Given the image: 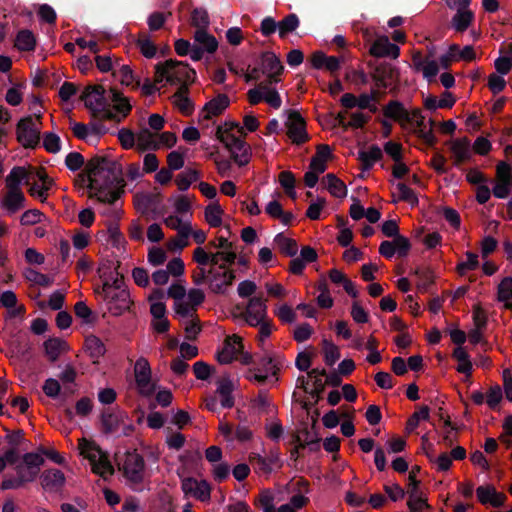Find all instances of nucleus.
I'll list each match as a JSON object with an SVG mask.
<instances>
[{
  "instance_id": "ddd939ff",
  "label": "nucleus",
  "mask_w": 512,
  "mask_h": 512,
  "mask_svg": "<svg viewBox=\"0 0 512 512\" xmlns=\"http://www.w3.org/2000/svg\"><path fill=\"white\" fill-rule=\"evenodd\" d=\"M102 432L104 434H111L119 428V426L127 418V414L119 408H107L101 413Z\"/></svg>"
},
{
  "instance_id": "c9c22d12",
  "label": "nucleus",
  "mask_w": 512,
  "mask_h": 512,
  "mask_svg": "<svg viewBox=\"0 0 512 512\" xmlns=\"http://www.w3.org/2000/svg\"><path fill=\"white\" fill-rule=\"evenodd\" d=\"M413 274L417 277V289L422 293L427 292L434 283V275L429 268H416Z\"/></svg>"
},
{
  "instance_id": "0eeeda50",
  "label": "nucleus",
  "mask_w": 512,
  "mask_h": 512,
  "mask_svg": "<svg viewBox=\"0 0 512 512\" xmlns=\"http://www.w3.org/2000/svg\"><path fill=\"white\" fill-rule=\"evenodd\" d=\"M104 297V300L110 305V310H115V314H122L128 310L131 305L130 294L127 289L112 291L109 286V280H105L101 291L97 290Z\"/></svg>"
},
{
  "instance_id": "a18cd8bd",
  "label": "nucleus",
  "mask_w": 512,
  "mask_h": 512,
  "mask_svg": "<svg viewBox=\"0 0 512 512\" xmlns=\"http://www.w3.org/2000/svg\"><path fill=\"white\" fill-rule=\"evenodd\" d=\"M43 147L49 153H58L61 150V139L53 132H45L43 135Z\"/></svg>"
},
{
  "instance_id": "58836bf2",
  "label": "nucleus",
  "mask_w": 512,
  "mask_h": 512,
  "mask_svg": "<svg viewBox=\"0 0 512 512\" xmlns=\"http://www.w3.org/2000/svg\"><path fill=\"white\" fill-rule=\"evenodd\" d=\"M223 210L216 202L209 204L205 209V219L211 227H219L222 225Z\"/></svg>"
},
{
  "instance_id": "f257e3e1",
  "label": "nucleus",
  "mask_w": 512,
  "mask_h": 512,
  "mask_svg": "<svg viewBox=\"0 0 512 512\" xmlns=\"http://www.w3.org/2000/svg\"><path fill=\"white\" fill-rule=\"evenodd\" d=\"M87 174H79L76 182L86 186L101 203L114 204L123 193V167L107 156L95 155L86 165Z\"/></svg>"
},
{
  "instance_id": "cd10ccee",
  "label": "nucleus",
  "mask_w": 512,
  "mask_h": 512,
  "mask_svg": "<svg viewBox=\"0 0 512 512\" xmlns=\"http://www.w3.org/2000/svg\"><path fill=\"white\" fill-rule=\"evenodd\" d=\"M15 47L19 51L30 52L36 48V38L31 30L21 29L15 39Z\"/></svg>"
},
{
  "instance_id": "a211bd4d",
  "label": "nucleus",
  "mask_w": 512,
  "mask_h": 512,
  "mask_svg": "<svg viewBox=\"0 0 512 512\" xmlns=\"http://www.w3.org/2000/svg\"><path fill=\"white\" fill-rule=\"evenodd\" d=\"M383 115L399 123H412L410 113L398 100L389 101L383 108Z\"/></svg>"
},
{
  "instance_id": "e2e57ef3",
  "label": "nucleus",
  "mask_w": 512,
  "mask_h": 512,
  "mask_svg": "<svg viewBox=\"0 0 512 512\" xmlns=\"http://www.w3.org/2000/svg\"><path fill=\"white\" fill-rule=\"evenodd\" d=\"M278 22L271 16H266L260 24V32L263 36L269 37L278 30Z\"/></svg>"
},
{
  "instance_id": "49530a36",
  "label": "nucleus",
  "mask_w": 512,
  "mask_h": 512,
  "mask_svg": "<svg viewBox=\"0 0 512 512\" xmlns=\"http://www.w3.org/2000/svg\"><path fill=\"white\" fill-rule=\"evenodd\" d=\"M191 25L197 29H206L209 25V16L205 9L195 8L191 13Z\"/></svg>"
},
{
  "instance_id": "6e6552de",
  "label": "nucleus",
  "mask_w": 512,
  "mask_h": 512,
  "mask_svg": "<svg viewBox=\"0 0 512 512\" xmlns=\"http://www.w3.org/2000/svg\"><path fill=\"white\" fill-rule=\"evenodd\" d=\"M134 373L140 394L145 397L152 396L156 391V384L151 382V368L146 358L140 357L137 359Z\"/></svg>"
},
{
  "instance_id": "864d4df0",
  "label": "nucleus",
  "mask_w": 512,
  "mask_h": 512,
  "mask_svg": "<svg viewBox=\"0 0 512 512\" xmlns=\"http://www.w3.org/2000/svg\"><path fill=\"white\" fill-rule=\"evenodd\" d=\"M45 460L41 454L35 452L25 453L22 457V463L40 473V468Z\"/></svg>"
},
{
  "instance_id": "9d476101",
  "label": "nucleus",
  "mask_w": 512,
  "mask_h": 512,
  "mask_svg": "<svg viewBox=\"0 0 512 512\" xmlns=\"http://www.w3.org/2000/svg\"><path fill=\"white\" fill-rule=\"evenodd\" d=\"M369 66L372 67V63H369ZM399 75L398 68L389 63L382 62L373 66L372 79L378 88L387 89L392 84H397Z\"/></svg>"
},
{
  "instance_id": "338daca9",
  "label": "nucleus",
  "mask_w": 512,
  "mask_h": 512,
  "mask_svg": "<svg viewBox=\"0 0 512 512\" xmlns=\"http://www.w3.org/2000/svg\"><path fill=\"white\" fill-rule=\"evenodd\" d=\"M384 151L398 163L402 159V145L394 141H388L384 144Z\"/></svg>"
},
{
  "instance_id": "09e8293b",
  "label": "nucleus",
  "mask_w": 512,
  "mask_h": 512,
  "mask_svg": "<svg viewBox=\"0 0 512 512\" xmlns=\"http://www.w3.org/2000/svg\"><path fill=\"white\" fill-rule=\"evenodd\" d=\"M465 255L467 260L457 264V272L460 275H464L467 271L475 270L479 267L477 254L467 251Z\"/></svg>"
},
{
  "instance_id": "412c9836",
  "label": "nucleus",
  "mask_w": 512,
  "mask_h": 512,
  "mask_svg": "<svg viewBox=\"0 0 512 512\" xmlns=\"http://www.w3.org/2000/svg\"><path fill=\"white\" fill-rule=\"evenodd\" d=\"M30 173L25 167L15 166L6 177V187L8 190L21 191L20 185L24 181L26 185H30Z\"/></svg>"
},
{
  "instance_id": "72a5a7b5",
  "label": "nucleus",
  "mask_w": 512,
  "mask_h": 512,
  "mask_svg": "<svg viewBox=\"0 0 512 512\" xmlns=\"http://www.w3.org/2000/svg\"><path fill=\"white\" fill-rule=\"evenodd\" d=\"M497 299L504 302L506 309L512 310V277H505L498 285Z\"/></svg>"
},
{
  "instance_id": "423d86ee",
  "label": "nucleus",
  "mask_w": 512,
  "mask_h": 512,
  "mask_svg": "<svg viewBox=\"0 0 512 512\" xmlns=\"http://www.w3.org/2000/svg\"><path fill=\"white\" fill-rule=\"evenodd\" d=\"M288 119L285 122L287 135L296 145H302L309 140L306 122L297 110H287Z\"/></svg>"
},
{
  "instance_id": "4c0bfd02",
  "label": "nucleus",
  "mask_w": 512,
  "mask_h": 512,
  "mask_svg": "<svg viewBox=\"0 0 512 512\" xmlns=\"http://www.w3.org/2000/svg\"><path fill=\"white\" fill-rule=\"evenodd\" d=\"M161 203L160 194H141L136 197V207L145 213L149 209H156Z\"/></svg>"
},
{
  "instance_id": "6ab92c4d",
  "label": "nucleus",
  "mask_w": 512,
  "mask_h": 512,
  "mask_svg": "<svg viewBox=\"0 0 512 512\" xmlns=\"http://www.w3.org/2000/svg\"><path fill=\"white\" fill-rule=\"evenodd\" d=\"M25 201L26 198L22 191L8 190L0 206L6 210L9 215H12L25 207Z\"/></svg>"
},
{
  "instance_id": "c03bdc74",
  "label": "nucleus",
  "mask_w": 512,
  "mask_h": 512,
  "mask_svg": "<svg viewBox=\"0 0 512 512\" xmlns=\"http://www.w3.org/2000/svg\"><path fill=\"white\" fill-rule=\"evenodd\" d=\"M25 278L42 287H48L53 283V280L46 274L40 273L32 268H27L24 271Z\"/></svg>"
},
{
  "instance_id": "79ce46f5",
  "label": "nucleus",
  "mask_w": 512,
  "mask_h": 512,
  "mask_svg": "<svg viewBox=\"0 0 512 512\" xmlns=\"http://www.w3.org/2000/svg\"><path fill=\"white\" fill-rule=\"evenodd\" d=\"M323 351H324V361L326 365L333 366L337 360L340 358V351L338 347L333 344L331 341L324 339L323 340Z\"/></svg>"
},
{
  "instance_id": "6e6d98bb",
  "label": "nucleus",
  "mask_w": 512,
  "mask_h": 512,
  "mask_svg": "<svg viewBox=\"0 0 512 512\" xmlns=\"http://www.w3.org/2000/svg\"><path fill=\"white\" fill-rule=\"evenodd\" d=\"M42 390L47 397L56 399L60 395L61 385L58 380L48 378L45 380Z\"/></svg>"
},
{
  "instance_id": "5701e85b",
  "label": "nucleus",
  "mask_w": 512,
  "mask_h": 512,
  "mask_svg": "<svg viewBox=\"0 0 512 512\" xmlns=\"http://www.w3.org/2000/svg\"><path fill=\"white\" fill-rule=\"evenodd\" d=\"M45 355L49 361L54 363L58 360L60 354L63 351L68 350V344L66 341L58 337H51L43 343Z\"/></svg>"
},
{
  "instance_id": "c85d7f7f",
  "label": "nucleus",
  "mask_w": 512,
  "mask_h": 512,
  "mask_svg": "<svg viewBox=\"0 0 512 512\" xmlns=\"http://www.w3.org/2000/svg\"><path fill=\"white\" fill-rule=\"evenodd\" d=\"M474 20V14L469 9H458L452 17L451 26L457 32L466 31Z\"/></svg>"
},
{
  "instance_id": "2eb2a0df",
  "label": "nucleus",
  "mask_w": 512,
  "mask_h": 512,
  "mask_svg": "<svg viewBox=\"0 0 512 512\" xmlns=\"http://www.w3.org/2000/svg\"><path fill=\"white\" fill-rule=\"evenodd\" d=\"M369 53L375 58L389 57L396 59L399 57L400 48L391 43L387 36H380L371 44Z\"/></svg>"
},
{
  "instance_id": "4be33fe9",
  "label": "nucleus",
  "mask_w": 512,
  "mask_h": 512,
  "mask_svg": "<svg viewBox=\"0 0 512 512\" xmlns=\"http://www.w3.org/2000/svg\"><path fill=\"white\" fill-rule=\"evenodd\" d=\"M382 157L383 152L381 148L376 144L371 145L368 151L360 150L358 152V159L361 162V170H371L374 164L380 161Z\"/></svg>"
},
{
  "instance_id": "b1692460",
  "label": "nucleus",
  "mask_w": 512,
  "mask_h": 512,
  "mask_svg": "<svg viewBox=\"0 0 512 512\" xmlns=\"http://www.w3.org/2000/svg\"><path fill=\"white\" fill-rule=\"evenodd\" d=\"M194 41L196 45L203 48V51L208 54H213L218 49V41L212 34L208 33L206 29H197L194 33Z\"/></svg>"
},
{
  "instance_id": "4d7b16f0",
  "label": "nucleus",
  "mask_w": 512,
  "mask_h": 512,
  "mask_svg": "<svg viewBox=\"0 0 512 512\" xmlns=\"http://www.w3.org/2000/svg\"><path fill=\"white\" fill-rule=\"evenodd\" d=\"M407 506L410 512H422L425 508H430L427 499L422 496V493L416 494L414 497L409 496Z\"/></svg>"
},
{
  "instance_id": "9b49d317",
  "label": "nucleus",
  "mask_w": 512,
  "mask_h": 512,
  "mask_svg": "<svg viewBox=\"0 0 512 512\" xmlns=\"http://www.w3.org/2000/svg\"><path fill=\"white\" fill-rule=\"evenodd\" d=\"M105 89L102 85H88L84 88L80 99L85 107L91 112L92 117L97 116L99 107L106 104Z\"/></svg>"
},
{
  "instance_id": "1a4fd4ad",
  "label": "nucleus",
  "mask_w": 512,
  "mask_h": 512,
  "mask_svg": "<svg viewBox=\"0 0 512 512\" xmlns=\"http://www.w3.org/2000/svg\"><path fill=\"white\" fill-rule=\"evenodd\" d=\"M145 460L136 451L126 453L123 465L124 476L135 484H140L144 479Z\"/></svg>"
},
{
  "instance_id": "3c124183",
  "label": "nucleus",
  "mask_w": 512,
  "mask_h": 512,
  "mask_svg": "<svg viewBox=\"0 0 512 512\" xmlns=\"http://www.w3.org/2000/svg\"><path fill=\"white\" fill-rule=\"evenodd\" d=\"M260 89L264 92V100L274 109H279L282 104L281 97L278 91L274 88H269L268 85H260Z\"/></svg>"
},
{
  "instance_id": "5fc2aeb1",
  "label": "nucleus",
  "mask_w": 512,
  "mask_h": 512,
  "mask_svg": "<svg viewBox=\"0 0 512 512\" xmlns=\"http://www.w3.org/2000/svg\"><path fill=\"white\" fill-rule=\"evenodd\" d=\"M147 259L151 265L160 266L166 261L167 254L162 248L153 246L148 251Z\"/></svg>"
},
{
  "instance_id": "f704fd0d",
  "label": "nucleus",
  "mask_w": 512,
  "mask_h": 512,
  "mask_svg": "<svg viewBox=\"0 0 512 512\" xmlns=\"http://www.w3.org/2000/svg\"><path fill=\"white\" fill-rule=\"evenodd\" d=\"M31 174V172H29ZM32 174L35 175L36 178H38L39 181L42 182L41 189L37 192V198L41 202H45L47 199V191L51 188L53 185V179H51L44 168H32Z\"/></svg>"
},
{
  "instance_id": "473e14b6",
  "label": "nucleus",
  "mask_w": 512,
  "mask_h": 512,
  "mask_svg": "<svg viewBox=\"0 0 512 512\" xmlns=\"http://www.w3.org/2000/svg\"><path fill=\"white\" fill-rule=\"evenodd\" d=\"M278 33L281 39L287 37L288 34L293 33L300 25L299 17L294 14L286 15L281 21L278 22Z\"/></svg>"
},
{
  "instance_id": "bb28decb",
  "label": "nucleus",
  "mask_w": 512,
  "mask_h": 512,
  "mask_svg": "<svg viewBox=\"0 0 512 512\" xmlns=\"http://www.w3.org/2000/svg\"><path fill=\"white\" fill-rule=\"evenodd\" d=\"M323 183H326V188L330 194L337 198H344L347 195V187L345 183L340 180L335 174L328 173L323 177Z\"/></svg>"
},
{
  "instance_id": "ea45409f",
  "label": "nucleus",
  "mask_w": 512,
  "mask_h": 512,
  "mask_svg": "<svg viewBox=\"0 0 512 512\" xmlns=\"http://www.w3.org/2000/svg\"><path fill=\"white\" fill-rule=\"evenodd\" d=\"M136 45L144 57H146L148 59L155 57V55L157 53V47L150 40V38L147 34L140 35L136 42Z\"/></svg>"
},
{
  "instance_id": "f03ea898",
  "label": "nucleus",
  "mask_w": 512,
  "mask_h": 512,
  "mask_svg": "<svg viewBox=\"0 0 512 512\" xmlns=\"http://www.w3.org/2000/svg\"><path fill=\"white\" fill-rule=\"evenodd\" d=\"M217 139L231 152L232 160L239 166H246L251 157V147L244 140L236 137L234 134L224 136L223 127L216 129Z\"/></svg>"
},
{
  "instance_id": "de8ad7c7",
  "label": "nucleus",
  "mask_w": 512,
  "mask_h": 512,
  "mask_svg": "<svg viewBox=\"0 0 512 512\" xmlns=\"http://www.w3.org/2000/svg\"><path fill=\"white\" fill-rule=\"evenodd\" d=\"M244 312L267 316V305L265 300L259 296L250 298L247 308Z\"/></svg>"
},
{
  "instance_id": "bf43d9fd",
  "label": "nucleus",
  "mask_w": 512,
  "mask_h": 512,
  "mask_svg": "<svg viewBox=\"0 0 512 512\" xmlns=\"http://www.w3.org/2000/svg\"><path fill=\"white\" fill-rule=\"evenodd\" d=\"M84 163V157L79 152H70L65 158V165L71 171H78Z\"/></svg>"
},
{
  "instance_id": "f3484780",
  "label": "nucleus",
  "mask_w": 512,
  "mask_h": 512,
  "mask_svg": "<svg viewBox=\"0 0 512 512\" xmlns=\"http://www.w3.org/2000/svg\"><path fill=\"white\" fill-rule=\"evenodd\" d=\"M229 104L230 99L226 94H218L204 105L200 117L203 120H209L212 116H218L224 112Z\"/></svg>"
},
{
  "instance_id": "a19ab883",
  "label": "nucleus",
  "mask_w": 512,
  "mask_h": 512,
  "mask_svg": "<svg viewBox=\"0 0 512 512\" xmlns=\"http://www.w3.org/2000/svg\"><path fill=\"white\" fill-rule=\"evenodd\" d=\"M121 83L126 86H131L133 89H138L141 86L140 78L135 76L132 69L128 65H122L119 70Z\"/></svg>"
},
{
  "instance_id": "dca6fc26",
  "label": "nucleus",
  "mask_w": 512,
  "mask_h": 512,
  "mask_svg": "<svg viewBox=\"0 0 512 512\" xmlns=\"http://www.w3.org/2000/svg\"><path fill=\"white\" fill-rule=\"evenodd\" d=\"M454 156V165L460 166L472 158L471 142L468 137L457 138L447 142Z\"/></svg>"
},
{
  "instance_id": "0e129e2a",
  "label": "nucleus",
  "mask_w": 512,
  "mask_h": 512,
  "mask_svg": "<svg viewBox=\"0 0 512 512\" xmlns=\"http://www.w3.org/2000/svg\"><path fill=\"white\" fill-rule=\"evenodd\" d=\"M213 371L212 366L203 361H197L193 364V372L199 380H207Z\"/></svg>"
},
{
  "instance_id": "774afa93",
  "label": "nucleus",
  "mask_w": 512,
  "mask_h": 512,
  "mask_svg": "<svg viewBox=\"0 0 512 512\" xmlns=\"http://www.w3.org/2000/svg\"><path fill=\"white\" fill-rule=\"evenodd\" d=\"M273 501L274 497L269 490L262 491L258 498V503L263 508V512H275Z\"/></svg>"
},
{
  "instance_id": "680f3d73",
  "label": "nucleus",
  "mask_w": 512,
  "mask_h": 512,
  "mask_svg": "<svg viewBox=\"0 0 512 512\" xmlns=\"http://www.w3.org/2000/svg\"><path fill=\"white\" fill-rule=\"evenodd\" d=\"M249 459L255 470L265 474L272 472V468L267 465L268 462L265 460V457L260 454L251 453Z\"/></svg>"
},
{
  "instance_id": "13d9d810",
  "label": "nucleus",
  "mask_w": 512,
  "mask_h": 512,
  "mask_svg": "<svg viewBox=\"0 0 512 512\" xmlns=\"http://www.w3.org/2000/svg\"><path fill=\"white\" fill-rule=\"evenodd\" d=\"M472 317L475 328H486L488 323L487 314L486 311L479 304L473 306Z\"/></svg>"
},
{
  "instance_id": "7c9ffc66",
  "label": "nucleus",
  "mask_w": 512,
  "mask_h": 512,
  "mask_svg": "<svg viewBox=\"0 0 512 512\" xmlns=\"http://www.w3.org/2000/svg\"><path fill=\"white\" fill-rule=\"evenodd\" d=\"M138 142V148L140 151L157 150L159 149V143L155 141L154 134L149 128H142L136 135Z\"/></svg>"
},
{
  "instance_id": "4468645a",
  "label": "nucleus",
  "mask_w": 512,
  "mask_h": 512,
  "mask_svg": "<svg viewBox=\"0 0 512 512\" xmlns=\"http://www.w3.org/2000/svg\"><path fill=\"white\" fill-rule=\"evenodd\" d=\"M239 349H244L242 338L237 335L228 336L224 341L223 348L217 353V361L220 364L232 363L236 359Z\"/></svg>"
},
{
  "instance_id": "37998d69",
  "label": "nucleus",
  "mask_w": 512,
  "mask_h": 512,
  "mask_svg": "<svg viewBox=\"0 0 512 512\" xmlns=\"http://www.w3.org/2000/svg\"><path fill=\"white\" fill-rule=\"evenodd\" d=\"M429 412H430V409L428 406H422L419 409V411L414 412L407 420V423H406L407 432L410 433L413 430H415L418 427L420 420H428Z\"/></svg>"
},
{
  "instance_id": "e433bc0d",
  "label": "nucleus",
  "mask_w": 512,
  "mask_h": 512,
  "mask_svg": "<svg viewBox=\"0 0 512 512\" xmlns=\"http://www.w3.org/2000/svg\"><path fill=\"white\" fill-rule=\"evenodd\" d=\"M200 178V172L192 168H186L176 177V184L180 191H186L190 185Z\"/></svg>"
},
{
  "instance_id": "f8f14e48",
  "label": "nucleus",
  "mask_w": 512,
  "mask_h": 512,
  "mask_svg": "<svg viewBox=\"0 0 512 512\" xmlns=\"http://www.w3.org/2000/svg\"><path fill=\"white\" fill-rule=\"evenodd\" d=\"M209 275V288L215 294H224L225 288L232 285L235 274L233 270H221L210 268Z\"/></svg>"
},
{
  "instance_id": "8fccbe9b",
  "label": "nucleus",
  "mask_w": 512,
  "mask_h": 512,
  "mask_svg": "<svg viewBox=\"0 0 512 512\" xmlns=\"http://www.w3.org/2000/svg\"><path fill=\"white\" fill-rule=\"evenodd\" d=\"M15 471L16 475L24 485L26 483L33 482L39 475V472L24 465L23 463L17 464L15 467Z\"/></svg>"
},
{
  "instance_id": "20e7f679",
  "label": "nucleus",
  "mask_w": 512,
  "mask_h": 512,
  "mask_svg": "<svg viewBox=\"0 0 512 512\" xmlns=\"http://www.w3.org/2000/svg\"><path fill=\"white\" fill-rule=\"evenodd\" d=\"M168 67L167 83L169 85H189L196 79V71L186 62L178 61L176 59H168L165 61Z\"/></svg>"
},
{
  "instance_id": "aec40b11",
  "label": "nucleus",
  "mask_w": 512,
  "mask_h": 512,
  "mask_svg": "<svg viewBox=\"0 0 512 512\" xmlns=\"http://www.w3.org/2000/svg\"><path fill=\"white\" fill-rule=\"evenodd\" d=\"M41 485L47 491H57L65 483V475L59 469L45 470L41 476Z\"/></svg>"
},
{
  "instance_id": "69168bd1",
  "label": "nucleus",
  "mask_w": 512,
  "mask_h": 512,
  "mask_svg": "<svg viewBox=\"0 0 512 512\" xmlns=\"http://www.w3.org/2000/svg\"><path fill=\"white\" fill-rule=\"evenodd\" d=\"M75 315L81 318L85 323H92V310L83 301H78L74 306Z\"/></svg>"
},
{
  "instance_id": "393cba45",
  "label": "nucleus",
  "mask_w": 512,
  "mask_h": 512,
  "mask_svg": "<svg viewBox=\"0 0 512 512\" xmlns=\"http://www.w3.org/2000/svg\"><path fill=\"white\" fill-rule=\"evenodd\" d=\"M260 64L263 74L272 72L283 73L284 71L280 58L272 51H265L261 54Z\"/></svg>"
},
{
  "instance_id": "c756f323",
  "label": "nucleus",
  "mask_w": 512,
  "mask_h": 512,
  "mask_svg": "<svg viewBox=\"0 0 512 512\" xmlns=\"http://www.w3.org/2000/svg\"><path fill=\"white\" fill-rule=\"evenodd\" d=\"M274 243L285 256L294 257L298 252L297 242L292 238L286 237L283 233H278L274 237Z\"/></svg>"
},
{
  "instance_id": "052dcab7",
  "label": "nucleus",
  "mask_w": 512,
  "mask_h": 512,
  "mask_svg": "<svg viewBox=\"0 0 512 512\" xmlns=\"http://www.w3.org/2000/svg\"><path fill=\"white\" fill-rule=\"evenodd\" d=\"M393 241L398 256L400 258L406 257L411 249L410 240L407 237L400 234Z\"/></svg>"
},
{
  "instance_id": "603ef678",
  "label": "nucleus",
  "mask_w": 512,
  "mask_h": 512,
  "mask_svg": "<svg viewBox=\"0 0 512 512\" xmlns=\"http://www.w3.org/2000/svg\"><path fill=\"white\" fill-rule=\"evenodd\" d=\"M397 189L400 192L399 200L409 203L411 206H416L419 203L416 193L408 187L405 183L399 182Z\"/></svg>"
},
{
  "instance_id": "a878e982",
  "label": "nucleus",
  "mask_w": 512,
  "mask_h": 512,
  "mask_svg": "<svg viewBox=\"0 0 512 512\" xmlns=\"http://www.w3.org/2000/svg\"><path fill=\"white\" fill-rule=\"evenodd\" d=\"M85 349L89 356L93 359V363H98V360L106 353L104 343L99 337L95 335H89L86 337Z\"/></svg>"
},
{
  "instance_id": "39448f33",
  "label": "nucleus",
  "mask_w": 512,
  "mask_h": 512,
  "mask_svg": "<svg viewBox=\"0 0 512 512\" xmlns=\"http://www.w3.org/2000/svg\"><path fill=\"white\" fill-rule=\"evenodd\" d=\"M17 140L25 148L34 149L40 142V128L35 125L32 116L19 120L16 127Z\"/></svg>"
},
{
  "instance_id": "7ed1b4c3",
  "label": "nucleus",
  "mask_w": 512,
  "mask_h": 512,
  "mask_svg": "<svg viewBox=\"0 0 512 512\" xmlns=\"http://www.w3.org/2000/svg\"><path fill=\"white\" fill-rule=\"evenodd\" d=\"M79 446L81 453L85 454V457L92 464L93 472L103 475L102 472H99V470L102 469L110 475L114 473V468L108 458V455L102 451L99 445L95 442L82 439Z\"/></svg>"
},
{
  "instance_id": "2f4dec72",
  "label": "nucleus",
  "mask_w": 512,
  "mask_h": 512,
  "mask_svg": "<svg viewBox=\"0 0 512 512\" xmlns=\"http://www.w3.org/2000/svg\"><path fill=\"white\" fill-rule=\"evenodd\" d=\"M189 88L187 85H182L175 92L174 97L176 98V105L184 115H189L194 109V105L190 98L187 96Z\"/></svg>"
}]
</instances>
